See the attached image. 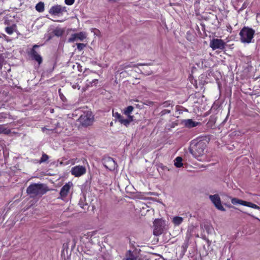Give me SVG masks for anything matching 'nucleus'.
<instances>
[{
    "label": "nucleus",
    "instance_id": "f257e3e1",
    "mask_svg": "<svg viewBox=\"0 0 260 260\" xmlns=\"http://www.w3.org/2000/svg\"><path fill=\"white\" fill-rule=\"evenodd\" d=\"M49 189L48 186L43 183H32L26 189V193L30 198L41 197L45 194Z\"/></svg>",
    "mask_w": 260,
    "mask_h": 260
},
{
    "label": "nucleus",
    "instance_id": "f03ea898",
    "mask_svg": "<svg viewBox=\"0 0 260 260\" xmlns=\"http://www.w3.org/2000/svg\"><path fill=\"white\" fill-rule=\"evenodd\" d=\"M206 148V144L204 142L193 141L189 148V151L194 157L198 158L204 154Z\"/></svg>",
    "mask_w": 260,
    "mask_h": 260
},
{
    "label": "nucleus",
    "instance_id": "7ed1b4c3",
    "mask_svg": "<svg viewBox=\"0 0 260 260\" xmlns=\"http://www.w3.org/2000/svg\"><path fill=\"white\" fill-rule=\"evenodd\" d=\"M255 30L248 27H244L239 33L240 40L243 43H250L253 39Z\"/></svg>",
    "mask_w": 260,
    "mask_h": 260
},
{
    "label": "nucleus",
    "instance_id": "20e7f679",
    "mask_svg": "<svg viewBox=\"0 0 260 260\" xmlns=\"http://www.w3.org/2000/svg\"><path fill=\"white\" fill-rule=\"evenodd\" d=\"M153 234L155 236L161 235L165 228V223L161 219H156L153 222Z\"/></svg>",
    "mask_w": 260,
    "mask_h": 260
},
{
    "label": "nucleus",
    "instance_id": "39448f33",
    "mask_svg": "<svg viewBox=\"0 0 260 260\" xmlns=\"http://www.w3.org/2000/svg\"><path fill=\"white\" fill-rule=\"evenodd\" d=\"M209 46L213 50L216 49L223 50L226 46V44L221 39L213 38L210 40Z\"/></svg>",
    "mask_w": 260,
    "mask_h": 260
},
{
    "label": "nucleus",
    "instance_id": "423d86ee",
    "mask_svg": "<svg viewBox=\"0 0 260 260\" xmlns=\"http://www.w3.org/2000/svg\"><path fill=\"white\" fill-rule=\"evenodd\" d=\"M80 123L84 126H87L91 125L93 121V116L91 113L88 112L84 113L81 115L79 119Z\"/></svg>",
    "mask_w": 260,
    "mask_h": 260
},
{
    "label": "nucleus",
    "instance_id": "0eeeda50",
    "mask_svg": "<svg viewBox=\"0 0 260 260\" xmlns=\"http://www.w3.org/2000/svg\"><path fill=\"white\" fill-rule=\"evenodd\" d=\"M102 162L104 166L111 171L115 170L117 167L116 162L111 157H104Z\"/></svg>",
    "mask_w": 260,
    "mask_h": 260
},
{
    "label": "nucleus",
    "instance_id": "6e6552de",
    "mask_svg": "<svg viewBox=\"0 0 260 260\" xmlns=\"http://www.w3.org/2000/svg\"><path fill=\"white\" fill-rule=\"evenodd\" d=\"M209 199L215 207L219 210L225 211V209L221 204V202L219 196L218 194L210 195Z\"/></svg>",
    "mask_w": 260,
    "mask_h": 260
},
{
    "label": "nucleus",
    "instance_id": "1a4fd4ad",
    "mask_svg": "<svg viewBox=\"0 0 260 260\" xmlns=\"http://www.w3.org/2000/svg\"><path fill=\"white\" fill-rule=\"evenodd\" d=\"M39 47V45H35L31 49L29 55L32 60L36 61L39 65L41 64L43 61V59L41 56L36 51V48Z\"/></svg>",
    "mask_w": 260,
    "mask_h": 260
},
{
    "label": "nucleus",
    "instance_id": "9d476101",
    "mask_svg": "<svg viewBox=\"0 0 260 260\" xmlns=\"http://www.w3.org/2000/svg\"><path fill=\"white\" fill-rule=\"evenodd\" d=\"M67 11L66 7H62L61 5H56L53 6L49 10V13L51 15H58L63 12Z\"/></svg>",
    "mask_w": 260,
    "mask_h": 260
},
{
    "label": "nucleus",
    "instance_id": "9b49d317",
    "mask_svg": "<svg viewBox=\"0 0 260 260\" xmlns=\"http://www.w3.org/2000/svg\"><path fill=\"white\" fill-rule=\"evenodd\" d=\"M86 171V168L82 166H76L71 169V174L75 177H80L84 175Z\"/></svg>",
    "mask_w": 260,
    "mask_h": 260
},
{
    "label": "nucleus",
    "instance_id": "f8f14e48",
    "mask_svg": "<svg viewBox=\"0 0 260 260\" xmlns=\"http://www.w3.org/2000/svg\"><path fill=\"white\" fill-rule=\"evenodd\" d=\"M86 38V33L85 32L81 31L79 33L72 34L71 37L68 39V42L71 43L78 40L83 41Z\"/></svg>",
    "mask_w": 260,
    "mask_h": 260
},
{
    "label": "nucleus",
    "instance_id": "ddd939ff",
    "mask_svg": "<svg viewBox=\"0 0 260 260\" xmlns=\"http://www.w3.org/2000/svg\"><path fill=\"white\" fill-rule=\"evenodd\" d=\"M72 184V182H69L64 185L61 188L59 193L60 197L58 198L63 200L64 198L66 197Z\"/></svg>",
    "mask_w": 260,
    "mask_h": 260
},
{
    "label": "nucleus",
    "instance_id": "4468645a",
    "mask_svg": "<svg viewBox=\"0 0 260 260\" xmlns=\"http://www.w3.org/2000/svg\"><path fill=\"white\" fill-rule=\"evenodd\" d=\"M183 122L184 126L186 127L189 128L196 127L199 125H201V122L194 121L191 119H185L183 121Z\"/></svg>",
    "mask_w": 260,
    "mask_h": 260
},
{
    "label": "nucleus",
    "instance_id": "2eb2a0df",
    "mask_svg": "<svg viewBox=\"0 0 260 260\" xmlns=\"http://www.w3.org/2000/svg\"><path fill=\"white\" fill-rule=\"evenodd\" d=\"M146 65H148V64L140 63L135 64L133 63L132 62H130V63L126 62V63H123V64L120 65L119 69L121 70H123L128 69V68H135V67H137L139 66H146Z\"/></svg>",
    "mask_w": 260,
    "mask_h": 260
},
{
    "label": "nucleus",
    "instance_id": "dca6fc26",
    "mask_svg": "<svg viewBox=\"0 0 260 260\" xmlns=\"http://www.w3.org/2000/svg\"><path fill=\"white\" fill-rule=\"evenodd\" d=\"M112 115L115 118V121H118L120 123V124L123 125V122H126V121L124 120L123 117L118 112H114V111H112Z\"/></svg>",
    "mask_w": 260,
    "mask_h": 260
},
{
    "label": "nucleus",
    "instance_id": "f3484780",
    "mask_svg": "<svg viewBox=\"0 0 260 260\" xmlns=\"http://www.w3.org/2000/svg\"><path fill=\"white\" fill-rule=\"evenodd\" d=\"M231 203L233 205L240 204L243 206H245L246 201L236 198H231Z\"/></svg>",
    "mask_w": 260,
    "mask_h": 260
},
{
    "label": "nucleus",
    "instance_id": "a211bd4d",
    "mask_svg": "<svg viewBox=\"0 0 260 260\" xmlns=\"http://www.w3.org/2000/svg\"><path fill=\"white\" fill-rule=\"evenodd\" d=\"M125 115L127 116V118L124 119V120L126 121V122H123V125L127 127L129 125L130 123L134 120V116L131 114Z\"/></svg>",
    "mask_w": 260,
    "mask_h": 260
},
{
    "label": "nucleus",
    "instance_id": "6ab92c4d",
    "mask_svg": "<svg viewBox=\"0 0 260 260\" xmlns=\"http://www.w3.org/2000/svg\"><path fill=\"white\" fill-rule=\"evenodd\" d=\"M173 102L171 101H165L162 103H161L159 105V107H162V108H169V109H173Z\"/></svg>",
    "mask_w": 260,
    "mask_h": 260
},
{
    "label": "nucleus",
    "instance_id": "aec40b11",
    "mask_svg": "<svg viewBox=\"0 0 260 260\" xmlns=\"http://www.w3.org/2000/svg\"><path fill=\"white\" fill-rule=\"evenodd\" d=\"M183 221V218L180 216H175L172 219V222L175 225H179Z\"/></svg>",
    "mask_w": 260,
    "mask_h": 260
},
{
    "label": "nucleus",
    "instance_id": "412c9836",
    "mask_svg": "<svg viewBox=\"0 0 260 260\" xmlns=\"http://www.w3.org/2000/svg\"><path fill=\"white\" fill-rule=\"evenodd\" d=\"M52 33L54 36L61 37L64 33V30L60 28L56 27L53 30Z\"/></svg>",
    "mask_w": 260,
    "mask_h": 260
},
{
    "label": "nucleus",
    "instance_id": "4be33fe9",
    "mask_svg": "<svg viewBox=\"0 0 260 260\" xmlns=\"http://www.w3.org/2000/svg\"><path fill=\"white\" fill-rule=\"evenodd\" d=\"M182 158L181 157L178 156L174 160V165L177 168H180L183 166Z\"/></svg>",
    "mask_w": 260,
    "mask_h": 260
},
{
    "label": "nucleus",
    "instance_id": "5701e85b",
    "mask_svg": "<svg viewBox=\"0 0 260 260\" xmlns=\"http://www.w3.org/2000/svg\"><path fill=\"white\" fill-rule=\"evenodd\" d=\"M36 9L39 12H43L44 11V3L40 2L36 5Z\"/></svg>",
    "mask_w": 260,
    "mask_h": 260
},
{
    "label": "nucleus",
    "instance_id": "b1692460",
    "mask_svg": "<svg viewBox=\"0 0 260 260\" xmlns=\"http://www.w3.org/2000/svg\"><path fill=\"white\" fill-rule=\"evenodd\" d=\"M134 109V107L132 106H128V107L124 108L123 111L122 113L124 115H129L132 113Z\"/></svg>",
    "mask_w": 260,
    "mask_h": 260
},
{
    "label": "nucleus",
    "instance_id": "393cba45",
    "mask_svg": "<svg viewBox=\"0 0 260 260\" xmlns=\"http://www.w3.org/2000/svg\"><path fill=\"white\" fill-rule=\"evenodd\" d=\"M214 20L212 22V24L214 26V29L218 28L220 26V22L218 20L217 17L216 15L214 16Z\"/></svg>",
    "mask_w": 260,
    "mask_h": 260
},
{
    "label": "nucleus",
    "instance_id": "a878e982",
    "mask_svg": "<svg viewBox=\"0 0 260 260\" xmlns=\"http://www.w3.org/2000/svg\"><path fill=\"white\" fill-rule=\"evenodd\" d=\"M245 206H247V207L252 208L254 209L260 210V207H259L257 205H256V204H254L250 202L246 201V203L245 204Z\"/></svg>",
    "mask_w": 260,
    "mask_h": 260
},
{
    "label": "nucleus",
    "instance_id": "bb28decb",
    "mask_svg": "<svg viewBox=\"0 0 260 260\" xmlns=\"http://www.w3.org/2000/svg\"><path fill=\"white\" fill-rule=\"evenodd\" d=\"M10 130L5 127L3 125H0V134H9Z\"/></svg>",
    "mask_w": 260,
    "mask_h": 260
},
{
    "label": "nucleus",
    "instance_id": "cd10ccee",
    "mask_svg": "<svg viewBox=\"0 0 260 260\" xmlns=\"http://www.w3.org/2000/svg\"><path fill=\"white\" fill-rule=\"evenodd\" d=\"M49 159V156L46 154L43 153L41 158H40V160L39 161V162L40 164H42L43 162H46L48 159Z\"/></svg>",
    "mask_w": 260,
    "mask_h": 260
},
{
    "label": "nucleus",
    "instance_id": "c85d7f7f",
    "mask_svg": "<svg viewBox=\"0 0 260 260\" xmlns=\"http://www.w3.org/2000/svg\"><path fill=\"white\" fill-rule=\"evenodd\" d=\"M11 116L9 113H0V121H2L3 119L9 118Z\"/></svg>",
    "mask_w": 260,
    "mask_h": 260
},
{
    "label": "nucleus",
    "instance_id": "c756f323",
    "mask_svg": "<svg viewBox=\"0 0 260 260\" xmlns=\"http://www.w3.org/2000/svg\"><path fill=\"white\" fill-rule=\"evenodd\" d=\"M126 256L127 257L130 258H136L137 259V257L135 256L133 252L131 250L127 251Z\"/></svg>",
    "mask_w": 260,
    "mask_h": 260
},
{
    "label": "nucleus",
    "instance_id": "7c9ffc66",
    "mask_svg": "<svg viewBox=\"0 0 260 260\" xmlns=\"http://www.w3.org/2000/svg\"><path fill=\"white\" fill-rule=\"evenodd\" d=\"M171 109H164L163 110H162L159 114V115H160V116H162L164 115H165V114H169L171 113Z\"/></svg>",
    "mask_w": 260,
    "mask_h": 260
},
{
    "label": "nucleus",
    "instance_id": "2f4dec72",
    "mask_svg": "<svg viewBox=\"0 0 260 260\" xmlns=\"http://www.w3.org/2000/svg\"><path fill=\"white\" fill-rule=\"evenodd\" d=\"M5 31L9 35L12 34L14 31L13 26L7 27L5 28Z\"/></svg>",
    "mask_w": 260,
    "mask_h": 260
},
{
    "label": "nucleus",
    "instance_id": "473e14b6",
    "mask_svg": "<svg viewBox=\"0 0 260 260\" xmlns=\"http://www.w3.org/2000/svg\"><path fill=\"white\" fill-rule=\"evenodd\" d=\"M5 58L2 54H0V70L3 68L4 64H5Z\"/></svg>",
    "mask_w": 260,
    "mask_h": 260
},
{
    "label": "nucleus",
    "instance_id": "72a5a7b5",
    "mask_svg": "<svg viewBox=\"0 0 260 260\" xmlns=\"http://www.w3.org/2000/svg\"><path fill=\"white\" fill-rule=\"evenodd\" d=\"M58 93L61 101L63 102H67V100L63 93L61 92V89H59Z\"/></svg>",
    "mask_w": 260,
    "mask_h": 260
},
{
    "label": "nucleus",
    "instance_id": "f704fd0d",
    "mask_svg": "<svg viewBox=\"0 0 260 260\" xmlns=\"http://www.w3.org/2000/svg\"><path fill=\"white\" fill-rule=\"evenodd\" d=\"M85 47H86V44H83V43H77V49L79 51L82 50L84 49V48Z\"/></svg>",
    "mask_w": 260,
    "mask_h": 260
},
{
    "label": "nucleus",
    "instance_id": "c9c22d12",
    "mask_svg": "<svg viewBox=\"0 0 260 260\" xmlns=\"http://www.w3.org/2000/svg\"><path fill=\"white\" fill-rule=\"evenodd\" d=\"M188 246V242L186 241L182 245V248L183 249V251L184 252H186L187 248Z\"/></svg>",
    "mask_w": 260,
    "mask_h": 260
},
{
    "label": "nucleus",
    "instance_id": "e433bc0d",
    "mask_svg": "<svg viewBox=\"0 0 260 260\" xmlns=\"http://www.w3.org/2000/svg\"><path fill=\"white\" fill-rule=\"evenodd\" d=\"M98 83V80L94 79L91 82H89L88 85L90 86H93L96 85Z\"/></svg>",
    "mask_w": 260,
    "mask_h": 260
},
{
    "label": "nucleus",
    "instance_id": "4c0bfd02",
    "mask_svg": "<svg viewBox=\"0 0 260 260\" xmlns=\"http://www.w3.org/2000/svg\"><path fill=\"white\" fill-rule=\"evenodd\" d=\"M64 2L67 5H72L74 3L75 0H65Z\"/></svg>",
    "mask_w": 260,
    "mask_h": 260
},
{
    "label": "nucleus",
    "instance_id": "58836bf2",
    "mask_svg": "<svg viewBox=\"0 0 260 260\" xmlns=\"http://www.w3.org/2000/svg\"><path fill=\"white\" fill-rule=\"evenodd\" d=\"M158 169L160 168L162 170H165L167 168V167L165 166H164L162 164L159 163L157 165Z\"/></svg>",
    "mask_w": 260,
    "mask_h": 260
},
{
    "label": "nucleus",
    "instance_id": "ea45409f",
    "mask_svg": "<svg viewBox=\"0 0 260 260\" xmlns=\"http://www.w3.org/2000/svg\"><path fill=\"white\" fill-rule=\"evenodd\" d=\"M226 207H228L229 208H233L234 209H236V210H240L238 208L234 207V206L232 205L231 204H224Z\"/></svg>",
    "mask_w": 260,
    "mask_h": 260
},
{
    "label": "nucleus",
    "instance_id": "a19ab883",
    "mask_svg": "<svg viewBox=\"0 0 260 260\" xmlns=\"http://www.w3.org/2000/svg\"><path fill=\"white\" fill-rule=\"evenodd\" d=\"M54 36L53 34L52 35L49 34V36L48 37L47 41L51 40Z\"/></svg>",
    "mask_w": 260,
    "mask_h": 260
},
{
    "label": "nucleus",
    "instance_id": "79ce46f5",
    "mask_svg": "<svg viewBox=\"0 0 260 260\" xmlns=\"http://www.w3.org/2000/svg\"><path fill=\"white\" fill-rule=\"evenodd\" d=\"M79 204L80 205V207H81L82 208H83V209H85V208H84V204H83V202H82L80 201V202H79Z\"/></svg>",
    "mask_w": 260,
    "mask_h": 260
},
{
    "label": "nucleus",
    "instance_id": "37998d69",
    "mask_svg": "<svg viewBox=\"0 0 260 260\" xmlns=\"http://www.w3.org/2000/svg\"><path fill=\"white\" fill-rule=\"evenodd\" d=\"M243 213H244V214H247L248 215H249V216H251V217H253V218H255V217H254V216H253L252 215H251L250 214L248 213H247V212H243Z\"/></svg>",
    "mask_w": 260,
    "mask_h": 260
},
{
    "label": "nucleus",
    "instance_id": "c03bdc74",
    "mask_svg": "<svg viewBox=\"0 0 260 260\" xmlns=\"http://www.w3.org/2000/svg\"><path fill=\"white\" fill-rule=\"evenodd\" d=\"M125 260H137V259H136V258H130L128 257H126L125 258Z\"/></svg>",
    "mask_w": 260,
    "mask_h": 260
},
{
    "label": "nucleus",
    "instance_id": "a18cd8bd",
    "mask_svg": "<svg viewBox=\"0 0 260 260\" xmlns=\"http://www.w3.org/2000/svg\"><path fill=\"white\" fill-rule=\"evenodd\" d=\"M257 18L259 20H260V13H258V14H257Z\"/></svg>",
    "mask_w": 260,
    "mask_h": 260
},
{
    "label": "nucleus",
    "instance_id": "49530a36",
    "mask_svg": "<svg viewBox=\"0 0 260 260\" xmlns=\"http://www.w3.org/2000/svg\"><path fill=\"white\" fill-rule=\"evenodd\" d=\"M152 73V71H148V72L146 73V75H150Z\"/></svg>",
    "mask_w": 260,
    "mask_h": 260
},
{
    "label": "nucleus",
    "instance_id": "de8ad7c7",
    "mask_svg": "<svg viewBox=\"0 0 260 260\" xmlns=\"http://www.w3.org/2000/svg\"><path fill=\"white\" fill-rule=\"evenodd\" d=\"M113 122H110V126H113Z\"/></svg>",
    "mask_w": 260,
    "mask_h": 260
},
{
    "label": "nucleus",
    "instance_id": "09e8293b",
    "mask_svg": "<svg viewBox=\"0 0 260 260\" xmlns=\"http://www.w3.org/2000/svg\"><path fill=\"white\" fill-rule=\"evenodd\" d=\"M88 181H87H87H86V182L85 183V184H87L88 183Z\"/></svg>",
    "mask_w": 260,
    "mask_h": 260
},
{
    "label": "nucleus",
    "instance_id": "8fccbe9b",
    "mask_svg": "<svg viewBox=\"0 0 260 260\" xmlns=\"http://www.w3.org/2000/svg\"><path fill=\"white\" fill-rule=\"evenodd\" d=\"M78 68H81V67L80 66V64H78Z\"/></svg>",
    "mask_w": 260,
    "mask_h": 260
},
{
    "label": "nucleus",
    "instance_id": "3c124183",
    "mask_svg": "<svg viewBox=\"0 0 260 260\" xmlns=\"http://www.w3.org/2000/svg\"><path fill=\"white\" fill-rule=\"evenodd\" d=\"M115 0H108V1L109 2H111V1H115Z\"/></svg>",
    "mask_w": 260,
    "mask_h": 260
},
{
    "label": "nucleus",
    "instance_id": "603ef678",
    "mask_svg": "<svg viewBox=\"0 0 260 260\" xmlns=\"http://www.w3.org/2000/svg\"><path fill=\"white\" fill-rule=\"evenodd\" d=\"M73 87L74 88H76V85H73Z\"/></svg>",
    "mask_w": 260,
    "mask_h": 260
},
{
    "label": "nucleus",
    "instance_id": "864d4df0",
    "mask_svg": "<svg viewBox=\"0 0 260 260\" xmlns=\"http://www.w3.org/2000/svg\"><path fill=\"white\" fill-rule=\"evenodd\" d=\"M56 21H57V22H62V21H61V20H57Z\"/></svg>",
    "mask_w": 260,
    "mask_h": 260
},
{
    "label": "nucleus",
    "instance_id": "5fc2aeb1",
    "mask_svg": "<svg viewBox=\"0 0 260 260\" xmlns=\"http://www.w3.org/2000/svg\"><path fill=\"white\" fill-rule=\"evenodd\" d=\"M244 7H245V5L244 4L243 5V7H242V9H244Z\"/></svg>",
    "mask_w": 260,
    "mask_h": 260
}]
</instances>
